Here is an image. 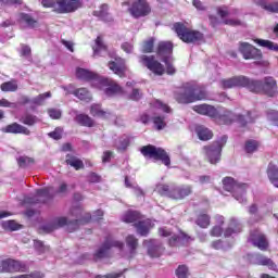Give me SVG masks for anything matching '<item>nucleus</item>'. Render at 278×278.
<instances>
[{"mask_svg": "<svg viewBox=\"0 0 278 278\" xmlns=\"http://www.w3.org/2000/svg\"><path fill=\"white\" fill-rule=\"evenodd\" d=\"M128 12L132 18H143L151 14V5L147 0H134Z\"/></svg>", "mask_w": 278, "mask_h": 278, "instance_id": "obj_10", "label": "nucleus"}, {"mask_svg": "<svg viewBox=\"0 0 278 278\" xmlns=\"http://www.w3.org/2000/svg\"><path fill=\"white\" fill-rule=\"evenodd\" d=\"M43 8H54L56 7V12L59 14H66L68 12H75L81 8L80 0H42Z\"/></svg>", "mask_w": 278, "mask_h": 278, "instance_id": "obj_7", "label": "nucleus"}, {"mask_svg": "<svg viewBox=\"0 0 278 278\" xmlns=\"http://www.w3.org/2000/svg\"><path fill=\"white\" fill-rule=\"evenodd\" d=\"M2 227L9 231H18V229H23V225L16 223V220L3 222Z\"/></svg>", "mask_w": 278, "mask_h": 278, "instance_id": "obj_45", "label": "nucleus"}, {"mask_svg": "<svg viewBox=\"0 0 278 278\" xmlns=\"http://www.w3.org/2000/svg\"><path fill=\"white\" fill-rule=\"evenodd\" d=\"M176 275L178 278H188V267H186V265H180L176 269Z\"/></svg>", "mask_w": 278, "mask_h": 278, "instance_id": "obj_58", "label": "nucleus"}, {"mask_svg": "<svg viewBox=\"0 0 278 278\" xmlns=\"http://www.w3.org/2000/svg\"><path fill=\"white\" fill-rule=\"evenodd\" d=\"M73 94L77 97V99H79L80 101H92V96L90 94V91H88V89L86 88H79L75 90Z\"/></svg>", "mask_w": 278, "mask_h": 278, "instance_id": "obj_41", "label": "nucleus"}, {"mask_svg": "<svg viewBox=\"0 0 278 278\" xmlns=\"http://www.w3.org/2000/svg\"><path fill=\"white\" fill-rule=\"evenodd\" d=\"M20 123L27 125L28 127H34L37 123H40V118L31 113H24L20 117Z\"/></svg>", "mask_w": 278, "mask_h": 278, "instance_id": "obj_32", "label": "nucleus"}, {"mask_svg": "<svg viewBox=\"0 0 278 278\" xmlns=\"http://www.w3.org/2000/svg\"><path fill=\"white\" fill-rule=\"evenodd\" d=\"M27 266L25 263L7 258L0 262V273H25Z\"/></svg>", "mask_w": 278, "mask_h": 278, "instance_id": "obj_15", "label": "nucleus"}, {"mask_svg": "<svg viewBox=\"0 0 278 278\" xmlns=\"http://www.w3.org/2000/svg\"><path fill=\"white\" fill-rule=\"evenodd\" d=\"M65 163L67 166H72L75 170H81L85 168L84 161L73 154H67L65 156Z\"/></svg>", "mask_w": 278, "mask_h": 278, "instance_id": "obj_29", "label": "nucleus"}, {"mask_svg": "<svg viewBox=\"0 0 278 278\" xmlns=\"http://www.w3.org/2000/svg\"><path fill=\"white\" fill-rule=\"evenodd\" d=\"M210 236H212L213 238H220V236H223V227L214 226L210 231Z\"/></svg>", "mask_w": 278, "mask_h": 278, "instance_id": "obj_59", "label": "nucleus"}, {"mask_svg": "<svg viewBox=\"0 0 278 278\" xmlns=\"http://www.w3.org/2000/svg\"><path fill=\"white\" fill-rule=\"evenodd\" d=\"M248 242H251V244L260 249V251L268 250V239L266 238V235H264V232H262L260 229L250 231Z\"/></svg>", "mask_w": 278, "mask_h": 278, "instance_id": "obj_14", "label": "nucleus"}, {"mask_svg": "<svg viewBox=\"0 0 278 278\" xmlns=\"http://www.w3.org/2000/svg\"><path fill=\"white\" fill-rule=\"evenodd\" d=\"M166 66V73L167 75H175V73H177V70L175 68V66L173 65V56L169 59H164L162 60Z\"/></svg>", "mask_w": 278, "mask_h": 278, "instance_id": "obj_51", "label": "nucleus"}, {"mask_svg": "<svg viewBox=\"0 0 278 278\" xmlns=\"http://www.w3.org/2000/svg\"><path fill=\"white\" fill-rule=\"evenodd\" d=\"M242 231V224L238 222L236 218H231L228 228L225 229L224 236L225 238H231L233 233H241Z\"/></svg>", "mask_w": 278, "mask_h": 278, "instance_id": "obj_26", "label": "nucleus"}, {"mask_svg": "<svg viewBox=\"0 0 278 278\" xmlns=\"http://www.w3.org/2000/svg\"><path fill=\"white\" fill-rule=\"evenodd\" d=\"M239 188L235 189L232 192V197L239 201V203H247V198H244V194H247V189L249 188L248 184L238 182Z\"/></svg>", "mask_w": 278, "mask_h": 278, "instance_id": "obj_30", "label": "nucleus"}, {"mask_svg": "<svg viewBox=\"0 0 278 278\" xmlns=\"http://www.w3.org/2000/svg\"><path fill=\"white\" fill-rule=\"evenodd\" d=\"M154 108H157V110H162V112H165V114H172L173 113V109H170V106H168V104L156 100L154 102Z\"/></svg>", "mask_w": 278, "mask_h": 278, "instance_id": "obj_52", "label": "nucleus"}, {"mask_svg": "<svg viewBox=\"0 0 278 278\" xmlns=\"http://www.w3.org/2000/svg\"><path fill=\"white\" fill-rule=\"evenodd\" d=\"M17 164L21 168H27V166H31V164H34V159L28 156H20L17 159Z\"/></svg>", "mask_w": 278, "mask_h": 278, "instance_id": "obj_50", "label": "nucleus"}, {"mask_svg": "<svg viewBox=\"0 0 278 278\" xmlns=\"http://www.w3.org/2000/svg\"><path fill=\"white\" fill-rule=\"evenodd\" d=\"M255 42L260 45V47H264L265 49H269V51H278V45L264 39H256Z\"/></svg>", "mask_w": 278, "mask_h": 278, "instance_id": "obj_44", "label": "nucleus"}, {"mask_svg": "<svg viewBox=\"0 0 278 278\" xmlns=\"http://www.w3.org/2000/svg\"><path fill=\"white\" fill-rule=\"evenodd\" d=\"M260 149V142L256 140H248L245 142V151L248 153H255Z\"/></svg>", "mask_w": 278, "mask_h": 278, "instance_id": "obj_49", "label": "nucleus"}, {"mask_svg": "<svg viewBox=\"0 0 278 278\" xmlns=\"http://www.w3.org/2000/svg\"><path fill=\"white\" fill-rule=\"evenodd\" d=\"M135 227L139 236H149V229L151 227V223L147 220H140L137 224H135Z\"/></svg>", "mask_w": 278, "mask_h": 278, "instance_id": "obj_37", "label": "nucleus"}, {"mask_svg": "<svg viewBox=\"0 0 278 278\" xmlns=\"http://www.w3.org/2000/svg\"><path fill=\"white\" fill-rule=\"evenodd\" d=\"M20 23L22 25H26V27H36L38 23L30 14L21 13L20 14Z\"/></svg>", "mask_w": 278, "mask_h": 278, "instance_id": "obj_40", "label": "nucleus"}, {"mask_svg": "<svg viewBox=\"0 0 278 278\" xmlns=\"http://www.w3.org/2000/svg\"><path fill=\"white\" fill-rule=\"evenodd\" d=\"M239 51L242 53L244 60H257V58H262V52L249 42H241Z\"/></svg>", "mask_w": 278, "mask_h": 278, "instance_id": "obj_18", "label": "nucleus"}, {"mask_svg": "<svg viewBox=\"0 0 278 278\" xmlns=\"http://www.w3.org/2000/svg\"><path fill=\"white\" fill-rule=\"evenodd\" d=\"M62 128H55L53 131L49 132L48 136L53 138V140H61L62 138Z\"/></svg>", "mask_w": 278, "mask_h": 278, "instance_id": "obj_61", "label": "nucleus"}, {"mask_svg": "<svg viewBox=\"0 0 278 278\" xmlns=\"http://www.w3.org/2000/svg\"><path fill=\"white\" fill-rule=\"evenodd\" d=\"M225 144H227V136H223L212 144L203 147V153L206 155L210 164H218V162H220V153H223V147H225Z\"/></svg>", "mask_w": 278, "mask_h": 278, "instance_id": "obj_8", "label": "nucleus"}, {"mask_svg": "<svg viewBox=\"0 0 278 278\" xmlns=\"http://www.w3.org/2000/svg\"><path fill=\"white\" fill-rule=\"evenodd\" d=\"M45 99H51V91L41 93L36 98L31 99V103L34 105H42V103H45Z\"/></svg>", "mask_w": 278, "mask_h": 278, "instance_id": "obj_48", "label": "nucleus"}, {"mask_svg": "<svg viewBox=\"0 0 278 278\" xmlns=\"http://www.w3.org/2000/svg\"><path fill=\"white\" fill-rule=\"evenodd\" d=\"M108 4H102L99 11L93 12V16H98L99 18H101V21L110 23L112 21V16L110 15V13H108Z\"/></svg>", "mask_w": 278, "mask_h": 278, "instance_id": "obj_35", "label": "nucleus"}, {"mask_svg": "<svg viewBox=\"0 0 278 278\" xmlns=\"http://www.w3.org/2000/svg\"><path fill=\"white\" fill-rule=\"evenodd\" d=\"M220 87L224 90H229L231 88H248L251 86V78L247 76H235L219 81Z\"/></svg>", "mask_w": 278, "mask_h": 278, "instance_id": "obj_12", "label": "nucleus"}, {"mask_svg": "<svg viewBox=\"0 0 278 278\" xmlns=\"http://www.w3.org/2000/svg\"><path fill=\"white\" fill-rule=\"evenodd\" d=\"M250 92H254L255 94H267V97H277L278 87L277 80L271 76L265 77L263 80H253L250 79Z\"/></svg>", "mask_w": 278, "mask_h": 278, "instance_id": "obj_2", "label": "nucleus"}, {"mask_svg": "<svg viewBox=\"0 0 278 278\" xmlns=\"http://www.w3.org/2000/svg\"><path fill=\"white\" fill-rule=\"evenodd\" d=\"M0 108H11L12 110H15L16 103L10 102V101H8V99H1Z\"/></svg>", "mask_w": 278, "mask_h": 278, "instance_id": "obj_64", "label": "nucleus"}, {"mask_svg": "<svg viewBox=\"0 0 278 278\" xmlns=\"http://www.w3.org/2000/svg\"><path fill=\"white\" fill-rule=\"evenodd\" d=\"M76 77L78 79H84L85 81H99L101 79L99 74L85 68H77Z\"/></svg>", "mask_w": 278, "mask_h": 278, "instance_id": "obj_24", "label": "nucleus"}, {"mask_svg": "<svg viewBox=\"0 0 278 278\" xmlns=\"http://www.w3.org/2000/svg\"><path fill=\"white\" fill-rule=\"evenodd\" d=\"M76 123H78V125H83V127H92V125H94V121H92L90 116L86 114L77 115Z\"/></svg>", "mask_w": 278, "mask_h": 278, "instance_id": "obj_43", "label": "nucleus"}, {"mask_svg": "<svg viewBox=\"0 0 278 278\" xmlns=\"http://www.w3.org/2000/svg\"><path fill=\"white\" fill-rule=\"evenodd\" d=\"M217 14L220 15L222 18H224V24L225 25H230V27H239L244 25L242 21L237 20V18H225L226 16H229V14H238V10L233 9L231 12H229V9L227 7H219L217 9Z\"/></svg>", "mask_w": 278, "mask_h": 278, "instance_id": "obj_17", "label": "nucleus"}, {"mask_svg": "<svg viewBox=\"0 0 278 278\" xmlns=\"http://www.w3.org/2000/svg\"><path fill=\"white\" fill-rule=\"evenodd\" d=\"M192 93L190 92L189 85H185L174 92V99L177 103H181L182 105H188V103H194L193 100H190Z\"/></svg>", "mask_w": 278, "mask_h": 278, "instance_id": "obj_19", "label": "nucleus"}, {"mask_svg": "<svg viewBox=\"0 0 278 278\" xmlns=\"http://www.w3.org/2000/svg\"><path fill=\"white\" fill-rule=\"evenodd\" d=\"M48 114L50 118H54V119L62 118V111H60V109H49Z\"/></svg>", "mask_w": 278, "mask_h": 278, "instance_id": "obj_60", "label": "nucleus"}, {"mask_svg": "<svg viewBox=\"0 0 278 278\" xmlns=\"http://www.w3.org/2000/svg\"><path fill=\"white\" fill-rule=\"evenodd\" d=\"M267 118L273 123V125H276L278 127V112L275 110L267 111Z\"/></svg>", "mask_w": 278, "mask_h": 278, "instance_id": "obj_56", "label": "nucleus"}, {"mask_svg": "<svg viewBox=\"0 0 278 278\" xmlns=\"http://www.w3.org/2000/svg\"><path fill=\"white\" fill-rule=\"evenodd\" d=\"M140 151L144 157H150V160L162 162L165 166H170V156L164 149L148 144L143 146Z\"/></svg>", "mask_w": 278, "mask_h": 278, "instance_id": "obj_9", "label": "nucleus"}, {"mask_svg": "<svg viewBox=\"0 0 278 278\" xmlns=\"http://www.w3.org/2000/svg\"><path fill=\"white\" fill-rule=\"evenodd\" d=\"M155 46V38L151 37L143 41L141 51L142 53H153V47Z\"/></svg>", "mask_w": 278, "mask_h": 278, "instance_id": "obj_46", "label": "nucleus"}, {"mask_svg": "<svg viewBox=\"0 0 278 278\" xmlns=\"http://www.w3.org/2000/svg\"><path fill=\"white\" fill-rule=\"evenodd\" d=\"M213 118L218 125H231L233 122L237 121V123H240V125L244 127V125H247L248 123H253L251 112H249L248 116L244 117L242 115H236L227 109H215V115L213 116Z\"/></svg>", "mask_w": 278, "mask_h": 278, "instance_id": "obj_3", "label": "nucleus"}, {"mask_svg": "<svg viewBox=\"0 0 278 278\" xmlns=\"http://www.w3.org/2000/svg\"><path fill=\"white\" fill-rule=\"evenodd\" d=\"M112 249L123 251V249H125V243L112 236H108L102 245L93 254L94 262H99V260H105V257H110V251H112Z\"/></svg>", "mask_w": 278, "mask_h": 278, "instance_id": "obj_6", "label": "nucleus"}, {"mask_svg": "<svg viewBox=\"0 0 278 278\" xmlns=\"http://www.w3.org/2000/svg\"><path fill=\"white\" fill-rule=\"evenodd\" d=\"M34 247L38 253H47V251H49V247L45 245V243L40 240H35Z\"/></svg>", "mask_w": 278, "mask_h": 278, "instance_id": "obj_55", "label": "nucleus"}, {"mask_svg": "<svg viewBox=\"0 0 278 278\" xmlns=\"http://www.w3.org/2000/svg\"><path fill=\"white\" fill-rule=\"evenodd\" d=\"M193 112H197V114H202L203 116H210L211 118H214L216 115V108L208 105V104H200L192 106Z\"/></svg>", "mask_w": 278, "mask_h": 278, "instance_id": "obj_25", "label": "nucleus"}, {"mask_svg": "<svg viewBox=\"0 0 278 278\" xmlns=\"http://www.w3.org/2000/svg\"><path fill=\"white\" fill-rule=\"evenodd\" d=\"M124 223H136V220H140V213L136 211H128L124 216H123Z\"/></svg>", "mask_w": 278, "mask_h": 278, "instance_id": "obj_47", "label": "nucleus"}, {"mask_svg": "<svg viewBox=\"0 0 278 278\" xmlns=\"http://www.w3.org/2000/svg\"><path fill=\"white\" fill-rule=\"evenodd\" d=\"M126 244L131 251H136V249H138V239H136L134 235H129L126 237Z\"/></svg>", "mask_w": 278, "mask_h": 278, "instance_id": "obj_53", "label": "nucleus"}, {"mask_svg": "<svg viewBox=\"0 0 278 278\" xmlns=\"http://www.w3.org/2000/svg\"><path fill=\"white\" fill-rule=\"evenodd\" d=\"M93 56L100 55L101 51H108V46L103 42V36H98L93 46Z\"/></svg>", "mask_w": 278, "mask_h": 278, "instance_id": "obj_39", "label": "nucleus"}, {"mask_svg": "<svg viewBox=\"0 0 278 278\" xmlns=\"http://www.w3.org/2000/svg\"><path fill=\"white\" fill-rule=\"evenodd\" d=\"M189 91L191 92V97H189L190 101L197 102V101H203L207 99V90H205V87L201 85H192L188 84Z\"/></svg>", "mask_w": 278, "mask_h": 278, "instance_id": "obj_20", "label": "nucleus"}, {"mask_svg": "<svg viewBox=\"0 0 278 278\" xmlns=\"http://www.w3.org/2000/svg\"><path fill=\"white\" fill-rule=\"evenodd\" d=\"M55 192L52 187H46L36 191V194L25 198V203L36 204V203H47L54 197Z\"/></svg>", "mask_w": 278, "mask_h": 278, "instance_id": "obj_13", "label": "nucleus"}, {"mask_svg": "<svg viewBox=\"0 0 278 278\" xmlns=\"http://www.w3.org/2000/svg\"><path fill=\"white\" fill-rule=\"evenodd\" d=\"M72 216H75L77 219L68 222L66 217H58L54 218L52 223L46 224L42 226V230L46 233H51V231H55V229H60V227H72V229H77V225H79V222L81 220L80 216L84 214V210L81 206H75L71 210Z\"/></svg>", "mask_w": 278, "mask_h": 278, "instance_id": "obj_1", "label": "nucleus"}, {"mask_svg": "<svg viewBox=\"0 0 278 278\" xmlns=\"http://www.w3.org/2000/svg\"><path fill=\"white\" fill-rule=\"evenodd\" d=\"M256 5H260L266 12L278 14V2H270L269 0H254Z\"/></svg>", "mask_w": 278, "mask_h": 278, "instance_id": "obj_28", "label": "nucleus"}, {"mask_svg": "<svg viewBox=\"0 0 278 278\" xmlns=\"http://www.w3.org/2000/svg\"><path fill=\"white\" fill-rule=\"evenodd\" d=\"M223 186H224V190H226L227 192H231L232 194L235 190H238V188H241L240 186H238V181H236V179L231 177H225L223 179Z\"/></svg>", "mask_w": 278, "mask_h": 278, "instance_id": "obj_34", "label": "nucleus"}, {"mask_svg": "<svg viewBox=\"0 0 278 278\" xmlns=\"http://www.w3.org/2000/svg\"><path fill=\"white\" fill-rule=\"evenodd\" d=\"M174 29L178 38L182 40V42H187V45H197V42H203V33L193 30L182 23L174 24Z\"/></svg>", "mask_w": 278, "mask_h": 278, "instance_id": "obj_5", "label": "nucleus"}, {"mask_svg": "<svg viewBox=\"0 0 278 278\" xmlns=\"http://www.w3.org/2000/svg\"><path fill=\"white\" fill-rule=\"evenodd\" d=\"M197 134H198V138H200V140L205 141V140H212V138H214V134L212 132V130H210L205 126H199L197 128Z\"/></svg>", "mask_w": 278, "mask_h": 278, "instance_id": "obj_38", "label": "nucleus"}, {"mask_svg": "<svg viewBox=\"0 0 278 278\" xmlns=\"http://www.w3.org/2000/svg\"><path fill=\"white\" fill-rule=\"evenodd\" d=\"M90 114H91V116H99V117H101V116H105V111L101 110V105L93 104V105H91Z\"/></svg>", "mask_w": 278, "mask_h": 278, "instance_id": "obj_54", "label": "nucleus"}, {"mask_svg": "<svg viewBox=\"0 0 278 278\" xmlns=\"http://www.w3.org/2000/svg\"><path fill=\"white\" fill-rule=\"evenodd\" d=\"M153 123H154L156 129H159V130L164 129V127H166V122L164 121V117H162V116L154 117Z\"/></svg>", "mask_w": 278, "mask_h": 278, "instance_id": "obj_57", "label": "nucleus"}, {"mask_svg": "<svg viewBox=\"0 0 278 278\" xmlns=\"http://www.w3.org/2000/svg\"><path fill=\"white\" fill-rule=\"evenodd\" d=\"M138 60L141 66H146V68L154 73V75H164V65H162L154 55L141 54L138 56Z\"/></svg>", "mask_w": 278, "mask_h": 278, "instance_id": "obj_11", "label": "nucleus"}, {"mask_svg": "<svg viewBox=\"0 0 278 278\" xmlns=\"http://www.w3.org/2000/svg\"><path fill=\"white\" fill-rule=\"evenodd\" d=\"M211 217L207 214H200L195 219V225L201 229H207L210 227Z\"/></svg>", "mask_w": 278, "mask_h": 278, "instance_id": "obj_42", "label": "nucleus"}, {"mask_svg": "<svg viewBox=\"0 0 278 278\" xmlns=\"http://www.w3.org/2000/svg\"><path fill=\"white\" fill-rule=\"evenodd\" d=\"M164 253V247L160 241L152 240L148 247L150 257H160Z\"/></svg>", "mask_w": 278, "mask_h": 278, "instance_id": "obj_27", "label": "nucleus"}, {"mask_svg": "<svg viewBox=\"0 0 278 278\" xmlns=\"http://www.w3.org/2000/svg\"><path fill=\"white\" fill-rule=\"evenodd\" d=\"M98 81L100 86L104 88V93L106 97H114L123 93V88L119 87L118 83L114 81L112 78H100Z\"/></svg>", "mask_w": 278, "mask_h": 278, "instance_id": "obj_16", "label": "nucleus"}, {"mask_svg": "<svg viewBox=\"0 0 278 278\" xmlns=\"http://www.w3.org/2000/svg\"><path fill=\"white\" fill-rule=\"evenodd\" d=\"M267 176L270 184H273L275 188H278V166L277 165H275L274 163L268 164Z\"/></svg>", "mask_w": 278, "mask_h": 278, "instance_id": "obj_31", "label": "nucleus"}, {"mask_svg": "<svg viewBox=\"0 0 278 278\" xmlns=\"http://www.w3.org/2000/svg\"><path fill=\"white\" fill-rule=\"evenodd\" d=\"M156 192L162 194V197H168L169 199H175L176 201H181L186 197L192 194V185H181L170 187L168 185H157Z\"/></svg>", "mask_w": 278, "mask_h": 278, "instance_id": "obj_4", "label": "nucleus"}, {"mask_svg": "<svg viewBox=\"0 0 278 278\" xmlns=\"http://www.w3.org/2000/svg\"><path fill=\"white\" fill-rule=\"evenodd\" d=\"M157 56L162 60L170 59L173 56V42L170 41H160L157 45Z\"/></svg>", "mask_w": 278, "mask_h": 278, "instance_id": "obj_21", "label": "nucleus"}, {"mask_svg": "<svg viewBox=\"0 0 278 278\" xmlns=\"http://www.w3.org/2000/svg\"><path fill=\"white\" fill-rule=\"evenodd\" d=\"M108 66L110 71H113V73L118 75V77H124L125 71H127L124 59H118V61H110Z\"/></svg>", "mask_w": 278, "mask_h": 278, "instance_id": "obj_23", "label": "nucleus"}, {"mask_svg": "<svg viewBox=\"0 0 278 278\" xmlns=\"http://www.w3.org/2000/svg\"><path fill=\"white\" fill-rule=\"evenodd\" d=\"M0 89L2 92H16V90H18V80L11 79L9 81L2 83Z\"/></svg>", "mask_w": 278, "mask_h": 278, "instance_id": "obj_36", "label": "nucleus"}, {"mask_svg": "<svg viewBox=\"0 0 278 278\" xmlns=\"http://www.w3.org/2000/svg\"><path fill=\"white\" fill-rule=\"evenodd\" d=\"M180 238L177 235H172L168 240L169 247H179Z\"/></svg>", "mask_w": 278, "mask_h": 278, "instance_id": "obj_62", "label": "nucleus"}, {"mask_svg": "<svg viewBox=\"0 0 278 278\" xmlns=\"http://www.w3.org/2000/svg\"><path fill=\"white\" fill-rule=\"evenodd\" d=\"M127 147H129V138L127 137L119 138V144L117 146V149H122L123 151H125Z\"/></svg>", "mask_w": 278, "mask_h": 278, "instance_id": "obj_63", "label": "nucleus"}, {"mask_svg": "<svg viewBox=\"0 0 278 278\" xmlns=\"http://www.w3.org/2000/svg\"><path fill=\"white\" fill-rule=\"evenodd\" d=\"M255 264H258V266H268L270 270H275L277 268V265L273 260L262 255V254H256L255 255Z\"/></svg>", "mask_w": 278, "mask_h": 278, "instance_id": "obj_33", "label": "nucleus"}, {"mask_svg": "<svg viewBox=\"0 0 278 278\" xmlns=\"http://www.w3.org/2000/svg\"><path fill=\"white\" fill-rule=\"evenodd\" d=\"M3 134H24V136H29L31 134V130L29 128L18 124V123H12L10 125H7L1 129Z\"/></svg>", "mask_w": 278, "mask_h": 278, "instance_id": "obj_22", "label": "nucleus"}]
</instances>
